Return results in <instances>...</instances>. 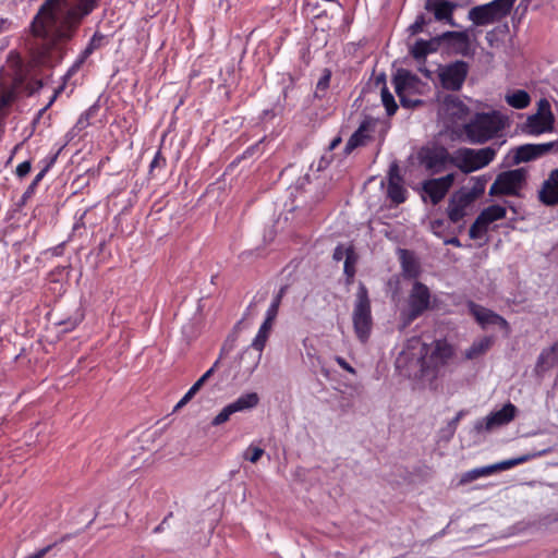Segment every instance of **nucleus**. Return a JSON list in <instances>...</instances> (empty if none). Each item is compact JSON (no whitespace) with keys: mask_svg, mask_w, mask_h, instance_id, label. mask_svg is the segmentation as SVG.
<instances>
[{"mask_svg":"<svg viewBox=\"0 0 558 558\" xmlns=\"http://www.w3.org/2000/svg\"><path fill=\"white\" fill-rule=\"evenodd\" d=\"M100 0H46L32 21L37 32H52L60 40L74 37L83 20L88 16Z\"/></svg>","mask_w":558,"mask_h":558,"instance_id":"nucleus-1","label":"nucleus"},{"mask_svg":"<svg viewBox=\"0 0 558 558\" xmlns=\"http://www.w3.org/2000/svg\"><path fill=\"white\" fill-rule=\"evenodd\" d=\"M453 351H400L396 359L399 374L425 385L433 383Z\"/></svg>","mask_w":558,"mask_h":558,"instance_id":"nucleus-2","label":"nucleus"},{"mask_svg":"<svg viewBox=\"0 0 558 558\" xmlns=\"http://www.w3.org/2000/svg\"><path fill=\"white\" fill-rule=\"evenodd\" d=\"M501 128V120L496 112H481L464 125V131L471 143L483 144L493 138Z\"/></svg>","mask_w":558,"mask_h":558,"instance_id":"nucleus-3","label":"nucleus"},{"mask_svg":"<svg viewBox=\"0 0 558 558\" xmlns=\"http://www.w3.org/2000/svg\"><path fill=\"white\" fill-rule=\"evenodd\" d=\"M497 154V148L487 146L480 149L459 148L451 157V165L468 174L489 165Z\"/></svg>","mask_w":558,"mask_h":558,"instance_id":"nucleus-4","label":"nucleus"},{"mask_svg":"<svg viewBox=\"0 0 558 558\" xmlns=\"http://www.w3.org/2000/svg\"><path fill=\"white\" fill-rule=\"evenodd\" d=\"M352 320L356 336L361 341H366L371 335L373 318L368 290L360 282L354 300Z\"/></svg>","mask_w":558,"mask_h":558,"instance_id":"nucleus-5","label":"nucleus"},{"mask_svg":"<svg viewBox=\"0 0 558 558\" xmlns=\"http://www.w3.org/2000/svg\"><path fill=\"white\" fill-rule=\"evenodd\" d=\"M430 291L426 284L420 281L413 283L407 307L401 312L404 325L411 324L430 307Z\"/></svg>","mask_w":558,"mask_h":558,"instance_id":"nucleus-6","label":"nucleus"},{"mask_svg":"<svg viewBox=\"0 0 558 558\" xmlns=\"http://www.w3.org/2000/svg\"><path fill=\"white\" fill-rule=\"evenodd\" d=\"M527 172L524 168L500 172L489 189L490 196H520L526 181Z\"/></svg>","mask_w":558,"mask_h":558,"instance_id":"nucleus-7","label":"nucleus"},{"mask_svg":"<svg viewBox=\"0 0 558 558\" xmlns=\"http://www.w3.org/2000/svg\"><path fill=\"white\" fill-rule=\"evenodd\" d=\"M470 71L466 61L456 60L437 66L439 83L445 90L459 92Z\"/></svg>","mask_w":558,"mask_h":558,"instance_id":"nucleus-8","label":"nucleus"},{"mask_svg":"<svg viewBox=\"0 0 558 558\" xmlns=\"http://www.w3.org/2000/svg\"><path fill=\"white\" fill-rule=\"evenodd\" d=\"M470 314L475 322L485 330H499L504 336H509V323L499 314L486 308L473 301L468 303Z\"/></svg>","mask_w":558,"mask_h":558,"instance_id":"nucleus-9","label":"nucleus"},{"mask_svg":"<svg viewBox=\"0 0 558 558\" xmlns=\"http://www.w3.org/2000/svg\"><path fill=\"white\" fill-rule=\"evenodd\" d=\"M451 157L444 146L422 147L418 151L421 165L432 174L445 170L446 166L451 163Z\"/></svg>","mask_w":558,"mask_h":558,"instance_id":"nucleus-10","label":"nucleus"},{"mask_svg":"<svg viewBox=\"0 0 558 558\" xmlns=\"http://www.w3.org/2000/svg\"><path fill=\"white\" fill-rule=\"evenodd\" d=\"M517 411V407L511 402H508L500 410L492 412L486 417L476 421L474 424V432L476 434H481L506 425L515 417Z\"/></svg>","mask_w":558,"mask_h":558,"instance_id":"nucleus-11","label":"nucleus"},{"mask_svg":"<svg viewBox=\"0 0 558 558\" xmlns=\"http://www.w3.org/2000/svg\"><path fill=\"white\" fill-rule=\"evenodd\" d=\"M259 402L256 392L241 395L233 402L227 404L211 421V426H219L230 420V416L236 412H243L254 409Z\"/></svg>","mask_w":558,"mask_h":558,"instance_id":"nucleus-12","label":"nucleus"},{"mask_svg":"<svg viewBox=\"0 0 558 558\" xmlns=\"http://www.w3.org/2000/svg\"><path fill=\"white\" fill-rule=\"evenodd\" d=\"M558 149V141L541 144H524L514 149L513 163L519 165L535 160L549 151Z\"/></svg>","mask_w":558,"mask_h":558,"instance_id":"nucleus-13","label":"nucleus"},{"mask_svg":"<svg viewBox=\"0 0 558 558\" xmlns=\"http://www.w3.org/2000/svg\"><path fill=\"white\" fill-rule=\"evenodd\" d=\"M454 182V174L448 173L445 177L428 179L423 182L422 190L433 205H437L448 193Z\"/></svg>","mask_w":558,"mask_h":558,"instance_id":"nucleus-14","label":"nucleus"},{"mask_svg":"<svg viewBox=\"0 0 558 558\" xmlns=\"http://www.w3.org/2000/svg\"><path fill=\"white\" fill-rule=\"evenodd\" d=\"M541 203L546 206L558 204V168L550 171L538 192Z\"/></svg>","mask_w":558,"mask_h":558,"instance_id":"nucleus-15","label":"nucleus"},{"mask_svg":"<svg viewBox=\"0 0 558 558\" xmlns=\"http://www.w3.org/2000/svg\"><path fill=\"white\" fill-rule=\"evenodd\" d=\"M441 41H447L454 48L456 53L468 57L471 53L470 36L466 31H448L439 35Z\"/></svg>","mask_w":558,"mask_h":558,"instance_id":"nucleus-16","label":"nucleus"},{"mask_svg":"<svg viewBox=\"0 0 558 558\" xmlns=\"http://www.w3.org/2000/svg\"><path fill=\"white\" fill-rule=\"evenodd\" d=\"M456 7V3L448 0H427L425 3V9L434 12L435 20L445 21L451 26H457L452 19V13Z\"/></svg>","mask_w":558,"mask_h":558,"instance_id":"nucleus-17","label":"nucleus"},{"mask_svg":"<svg viewBox=\"0 0 558 558\" xmlns=\"http://www.w3.org/2000/svg\"><path fill=\"white\" fill-rule=\"evenodd\" d=\"M472 204L459 190L454 192L448 203L447 214L451 222L457 223L466 215V208Z\"/></svg>","mask_w":558,"mask_h":558,"instance_id":"nucleus-18","label":"nucleus"},{"mask_svg":"<svg viewBox=\"0 0 558 558\" xmlns=\"http://www.w3.org/2000/svg\"><path fill=\"white\" fill-rule=\"evenodd\" d=\"M554 123L555 117L553 113H548L547 117H543L542 113H534L529 116L526 120L527 133L531 135H541L543 133L551 132Z\"/></svg>","mask_w":558,"mask_h":558,"instance_id":"nucleus-19","label":"nucleus"},{"mask_svg":"<svg viewBox=\"0 0 558 558\" xmlns=\"http://www.w3.org/2000/svg\"><path fill=\"white\" fill-rule=\"evenodd\" d=\"M374 121L371 118H365L357 130L350 136L344 146V154H351L355 148L363 146L368 137V132L374 128Z\"/></svg>","mask_w":558,"mask_h":558,"instance_id":"nucleus-20","label":"nucleus"},{"mask_svg":"<svg viewBox=\"0 0 558 558\" xmlns=\"http://www.w3.org/2000/svg\"><path fill=\"white\" fill-rule=\"evenodd\" d=\"M468 19L476 26H485L500 21L486 3L473 7L468 13Z\"/></svg>","mask_w":558,"mask_h":558,"instance_id":"nucleus-21","label":"nucleus"},{"mask_svg":"<svg viewBox=\"0 0 558 558\" xmlns=\"http://www.w3.org/2000/svg\"><path fill=\"white\" fill-rule=\"evenodd\" d=\"M549 452H551V448H544L542 450H537V451H533V452H529V453L522 454V456H520L518 458L508 459V460H504L501 462L492 464V468L494 469V473L499 472V471L509 470V469H511L513 466H517L519 464L525 463V462H527L530 460H533L535 458L545 456V454H547Z\"/></svg>","mask_w":558,"mask_h":558,"instance_id":"nucleus-22","label":"nucleus"},{"mask_svg":"<svg viewBox=\"0 0 558 558\" xmlns=\"http://www.w3.org/2000/svg\"><path fill=\"white\" fill-rule=\"evenodd\" d=\"M402 271L408 278H416L420 275V263L414 252L405 248L398 251Z\"/></svg>","mask_w":558,"mask_h":558,"instance_id":"nucleus-23","label":"nucleus"},{"mask_svg":"<svg viewBox=\"0 0 558 558\" xmlns=\"http://www.w3.org/2000/svg\"><path fill=\"white\" fill-rule=\"evenodd\" d=\"M440 43H441V39L439 38V36H436L429 40L420 38L411 47L410 52L415 60H417V61L425 60L427 54L437 51Z\"/></svg>","mask_w":558,"mask_h":558,"instance_id":"nucleus-24","label":"nucleus"},{"mask_svg":"<svg viewBox=\"0 0 558 558\" xmlns=\"http://www.w3.org/2000/svg\"><path fill=\"white\" fill-rule=\"evenodd\" d=\"M417 81V76L409 70L399 69L392 80L396 94L401 95L407 88H413Z\"/></svg>","mask_w":558,"mask_h":558,"instance_id":"nucleus-25","label":"nucleus"},{"mask_svg":"<svg viewBox=\"0 0 558 558\" xmlns=\"http://www.w3.org/2000/svg\"><path fill=\"white\" fill-rule=\"evenodd\" d=\"M444 102L446 111L454 119H464L470 111L469 107L459 97L454 95L446 96Z\"/></svg>","mask_w":558,"mask_h":558,"instance_id":"nucleus-26","label":"nucleus"},{"mask_svg":"<svg viewBox=\"0 0 558 558\" xmlns=\"http://www.w3.org/2000/svg\"><path fill=\"white\" fill-rule=\"evenodd\" d=\"M490 175L483 174L480 177H473L471 181L473 182L471 189L461 187L459 191L473 203L478 196H481L486 189V184L489 181Z\"/></svg>","mask_w":558,"mask_h":558,"instance_id":"nucleus-27","label":"nucleus"},{"mask_svg":"<svg viewBox=\"0 0 558 558\" xmlns=\"http://www.w3.org/2000/svg\"><path fill=\"white\" fill-rule=\"evenodd\" d=\"M263 351H242L239 355L240 366L244 372L252 374L257 367Z\"/></svg>","mask_w":558,"mask_h":558,"instance_id":"nucleus-28","label":"nucleus"},{"mask_svg":"<svg viewBox=\"0 0 558 558\" xmlns=\"http://www.w3.org/2000/svg\"><path fill=\"white\" fill-rule=\"evenodd\" d=\"M558 362V351H542L539 354L535 372L541 375L551 368Z\"/></svg>","mask_w":558,"mask_h":558,"instance_id":"nucleus-29","label":"nucleus"},{"mask_svg":"<svg viewBox=\"0 0 558 558\" xmlns=\"http://www.w3.org/2000/svg\"><path fill=\"white\" fill-rule=\"evenodd\" d=\"M505 99L510 107L515 109H524L531 102V97L524 89H515L514 92L507 94Z\"/></svg>","mask_w":558,"mask_h":558,"instance_id":"nucleus-30","label":"nucleus"},{"mask_svg":"<svg viewBox=\"0 0 558 558\" xmlns=\"http://www.w3.org/2000/svg\"><path fill=\"white\" fill-rule=\"evenodd\" d=\"M506 214L507 210L504 206L495 204L484 208L478 216L484 223L489 226L497 220L504 219Z\"/></svg>","mask_w":558,"mask_h":558,"instance_id":"nucleus-31","label":"nucleus"},{"mask_svg":"<svg viewBox=\"0 0 558 558\" xmlns=\"http://www.w3.org/2000/svg\"><path fill=\"white\" fill-rule=\"evenodd\" d=\"M515 0H493L486 5L492 10L496 16L501 21L510 14Z\"/></svg>","mask_w":558,"mask_h":558,"instance_id":"nucleus-32","label":"nucleus"},{"mask_svg":"<svg viewBox=\"0 0 558 558\" xmlns=\"http://www.w3.org/2000/svg\"><path fill=\"white\" fill-rule=\"evenodd\" d=\"M271 328V324H266L263 322L256 336L253 338L252 342L247 345L246 349H264Z\"/></svg>","mask_w":558,"mask_h":558,"instance_id":"nucleus-33","label":"nucleus"},{"mask_svg":"<svg viewBox=\"0 0 558 558\" xmlns=\"http://www.w3.org/2000/svg\"><path fill=\"white\" fill-rule=\"evenodd\" d=\"M494 474V469L490 465H485L481 468H475L462 474L460 478V484L471 483L480 477L489 476Z\"/></svg>","mask_w":558,"mask_h":558,"instance_id":"nucleus-34","label":"nucleus"},{"mask_svg":"<svg viewBox=\"0 0 558 558\" xmlns=\"http://www.w3.org/2000/svg\"><path fill=\"white\" fill-rule=\"evenodd\" d=\"M244 330L243 320L238 322L227 336L222 349H233L242 343L241 338Z\"/></svg>","mask_w":558,"mask_h":558,"instance_id":"nucleus-35","label":"nucleus"},{"mask_svg":"<svg viewBox=\"0 0 558 558\" xmlns=\"http://www.w3.org/2000/svg\"><path fill=\"white\" fill-rule=\"evenodd\" d=\"M407 190L398 182L390 181L387 189L388 197L396 204H401L407 199Z\"/></svg>","mask_w":558,"mask_h":558,"instance_id":"nucleus-36","label":"nucleus"},{"mask_svg":"<svg viewBox=\"0 0 558 558\" xmlns=\"http://www.w3.org/2000/svg\"><path fill=\"white\" fill-rule=\"evenodd\" d=\"M330 80H331V71L329 69H325L323 71L320 78L318 80V82L316 84L315 92H314L315 98H317V99L325 98L327 89L329 88V85H330Z\"/></svg>","mask_w":558,"mask_h":558,"instance_id":"nucleus-37","label":"nucleus"},{"mask_svg":"<svg viewBox=\"0 0 558 558\" xmlns=\"http://www.w3.org/2000/svg\"><path fill=\"white\" fill-rule=\"evenodd\" d=\"M99 110L98 102L93 104L89 108H87L84 112L78 117L75 125L77 130H85L90 124V118L95 117Z\"/></svg>","mask_w":558,"mask_h":558,"instance_id":"nucleus-38","label":"nucleus"},{"mask_svg":"<svg viewBox=\"0 0 558 558\" xmlns=\"http://www.w3.org/2000/svg\"><path fill=\"white\" fill-rule=\"evenodd\" d=\"M357 262V256L355 254L354 247L349 245V254L344 259L343 271L347 276L348 280H351L355 276V264Z\"/></svg>","mask_w":558,"mask_h":558,"instance_id":"nucleus-39","label":"nucleus"},{"mask_svg":"<svg viewBox=\"0 0 558 558\" xmlns=\"http://www.w3.org/2000/svg\"><path fill=\"white\" fill-rule=\"evenodd\" d=\"M381 102L389 117L396 113L398 109L397 102L395 100L393 95L389 92V89L386 86L381 88Z\"/></svg>","mask_w":558,"mask_h":558,"instance_id":"nucleus-40","label":"nucleus"},{"mask_svg":"<svg viewBox=\"0 0 558 558\" xmlns=\"http://www.w3.org/2000/svg\"><path fill=\"white\" fill-rule=\"evenodd\" d=\"M102 39L104 35L99 32H96L89 39L84 50L80 53L82 59L86 60L97 48H99Z\"/></svg>","mask_w":558,"mask_h":558,"instance_id":"nucleus-41","label":"nucleus"},{"mask_svg":"<svg viewBox=\"0 0 558 558\" xmlns=\"http://www.w3.org/2000/svg\"><path fill=\"white\" fill-rule=\"evenodd\" d=\"M84 318V314L81 310H76V312L69 316L68 318L60 320L58 324L63 327V331L73 330L80 323H82Z\"/></svg>","mask_w":558,"mask_h":558,"instance_id":"nucleus-42","label":"nucleus"},{"mask_svg":"<svg viewBox=\"0 0 558 558\" xmlns=\"http://www.w3.org/2000/svg\"><path fill=\"white\" fill-rule=\"evenodd\" d=\"M488 225L484 223L481 220V217L477 216L475 221L472 223L469 230V235L472 240L481 239L487 232Z\"/></svg>","mask_w":558,"mask_h":558,"instance_id":"nucleus-43","label":"nucleus"},{"mask_svg":"<svg viewBox=\"0 0 558 558\" xmlns=\"http://www.w3.org/2000/svg\"><path fill=\"white\" fill-rule=\"evenodd\" d=\"M429 22L430 20H426L425 15L421 13L415 17V21L411 25H409L407 31L410 36L417 35L418 33L423 32L424 26L427 25Z\"/></svg>","mask_w":558,"mask_h":558,"instance_id":"nucleus-44","label":"nucleus"},{"mask_svg":"<svg viewBox=\"0 0 558 558\" xmlns=\"http://www.w3.org/2000/svg\"><path fill=\"white\" fill-rule=\"evenodd\" d=\"M45 178V175H43V173H37L34 178V180L32 181V183L27 186V189L25 190V192L22 194L21 196V204L24 205L27 203V201L35 194V191L39 184V182Z\"/></svg>","mask_w":558,"mask_h":558,"instance_id":"nucleus-45","label":"nucleus"},{"mask_svg":"<svg viewBox=\"0 0 558 558\" xmlns=\"http://www.w3.org/2000/svg\"><path fill=\"white\" fill-rule=\"evenodd\" d=\"M219 362H220V357L192 386L199 391L203 388V386L208 381V379L214 375L215 369L218 366Z\"/></svg>","mask_w":558,"mask_h":558,"instance_id":"nucleus-46","label":"nucleus"},{"mask_svg":"<svg viewBox=\"0 0 558 558\" xmlns=\"http://www.w3.org/2000/svg\"><path fill=\"white\" fill-rule=\"evenodd\" d=\"M264 452H265L264 449H262L259 447L250 446L244 453V459L252 463H256L260 460Z\"/></svg>","mask_w":558,"mask_h":558,"instance_id":"nucleus-47","label":"nucleus"},{"mask_svg":"<svg viewBox=\"0 0 558 558\" xmlns=\"http://www.w3.org/2000/svg\"><path fill=\"white\" fill-rule=\"evenodd\" d=\"M62 149H63V146H61L54 154L48 155L44 159L45 166L39 171V173H43V175H46V173L49 171V169L56 163L58 156L60 155Z\"/></svg>","mask_w":558,"mask_h":558,"instance_id":"nucleus-48","label":"nucleus"},{"mask_svg":"<svg viewBox=\"0 0 558 558\" xmlns=\"http://www.w3.org/2000/svg\"><path fill=\"white\" fill-rule=\"evenodd\" d=\"M198 392V390L196 388H194L193 386L187 390V392L182 397V399L175 404L173 411H179L180 409H182L184 405H186L194 397L195 395Z\"/></svg>","mask_w":558,"mask_h":558,"instance_id":"nucleus-49","label":"nucleus"},{"mask_svg":"<svg viewBox=\"0 0 558 558\" xmlns=\"http://www.w3.org/2000/svg\"><path fill=\"white\" fill-rule=\"evenodd\" d=\"M166 166V158L162 156L160 150L155 153V156L149 165V172L151 173L156 168H162Z\"/></svg>","mask_w":558,"mask_h":558,"instance_id":"nucleus-50","label":"nucleus"},{"mask_svg":"<svg viewBox=\"0 0 558 558\" xmlns=\"http://www.w3.org/2000/svg\"><path fill=\"white\" fill-rule=\"evenodd\" d=\"M278 312H279V306L270 303L268 308H267V311H266V313H265L264 322L266 324H271L272 325L275 319H276V317H277V315H278Z\"/></svg>","mask_w":558,"mask_h":558,"instance_id":"nucleus-51","label":"nucleus"},{"mask_svg":"<svg viewBox=\"0 0 558 558\" xmlns=\"http://www.w3.org/2000/svg\"><path fill=\"white\" fill-rule=\"evenodd\" d=\"M349 254V246H344L342 244H338L335 250H333V254H332V258L336 260V262H340L342 260L343 258L345 259L347 256Z\"/></svg>","mask_w":558,"mask_h":558,"instance_id":"nucleus-52","label":"nucleus"},{"mask_svg":"<svg viewBox=\"0 0 558 558\" xmlns=\"http://www.w3.org/2000/svg\"><path fill=\"white\" fill-rule=\"evenodd\" d=\"M465 410H460L456 416L448 423L449 424V437H452L456 433L457 425L460 422V420L465 415Z\"/></svg>","mask_w":558,"mask_h":558,"instance_id":"nucleus-53","label":"nucleus"},{"mask_svg":"<svg viewBox=\"0 0 558 558\" xmlns=\"http://www.w3.org/2000/svg\"><path fill=\"white\" fill-rule=\"evenodd\" d=\"M31 168H32L31 161L25 160L16 167L15 173L19 178H24L25 175H27L29 173Z\"/></svg>","mask_w":558,"mask_h":558,"instance_id":"nucleus-54","label":"nucleus"},{"mask_svg":"<svg viewBox=\"0 0 558 558\" xmlns=\"http://www.w3.org/2000/svg\"><path fill=\"white\" fill-rule=\"evenodd\" d=\"M537 106H538V110L536 113H542L543 117H547L548 113H553L550 104L547 99H545V98L539 99V101L537 102Z\"/></svg>","mask_w":558,"mask_h":558,"instance_id":"nucleus-55","label":"nucleus"},{"mask_svg":"<svg viewBox=\"0 0 558 558\" xmlns=\"http://www.w3.org/2000/svg\"><path fill=\"white\" fill-rule=\"evenodd\" d=\"M398 97L400 98L401 105L405 108H414L422 104V100H420V99H414V100L408 99L404 96V93H401V95H398Z\"/></svg>","mask_w":558,"mask_h":558,"instance_id":"nucleus-56","label":"nucleus"},{"mask_svg":"<svg viewBox=\"0 0 558 558\" xmlns=\"http://www.w3.org/2000/svg\"><path fill=\"white\" fill-rule=\"evenodd\" d=\"M85 61H86L85 59H82V57L78 56L77 59L75 60V62L66 71L65 77H70L74 73H76Z\"/></svg>","mask_w":558,"mask_h":558,"instance_id":"nucleus-57","label":"nucleus"},{"mask_svg":"<svg viewBox=\"0 0 558 558\" xmlns=\"http://www.w3.org/2000/svg\"><path fill=\"white\" fill-rule=\"evenodd\" d=\"M82 131L76 129V125L74 124L73 128H71L64 135L65 143L62 145L63 148L69 145Z\"/></svg>","mask_w":558,"mask_h":558,"instance_id":"nucleus-58","label":"nucleus"},{"mask_svg":"<svg viewBox=\"0 0 558 558\" xmlns=\"http://www.w3.org/2000/svg\"><path fill=\"white\" fill-rule=\"evenodd\" d=\"M56 545H57V543L50 544V545L37 550L36 553L29 555L26 558H44Z\"/></svg>","mask_w":558,"mask_h":558,"instance_id":"nucleus-59","label":"nucleus"},{"mask_svg":"<svg viewBox=\"0 0 558 558\" xmlns=\"http://www.w3.org/2000/svg\"><path fill=\"white\" fill-rule=\"evenodd\" d=\"M277 114L278 112L276 111L275 108L265 109L262 111L259 119L264 122L274 119Z\"/></svg>","mask_w":558,"mask_h":558,"instance_id":"nucleus-60","label":"nucleus"},{"mask_svg":"<svg viewBox=\"0 0 558 558\" xmlns=\"http://www.w3.org/2000/svg\"><path fill=\"white\" fill-rule=\"evenodd\" d=\"M287 289L288 287L287 286H282L279 291L277 292V294L272 298L271 302L272 304L277 305L280 307V304H281V301H282V298L283 295L286 294L287 292Z\"/></svg>","mask_w":558,"mask_h":558,"instance_id":"nucleus-61","label":"nucleus"},{"mask_svg":"<svg viewBox=\"0 0 558 558\" xmlns=\"http://www.w3.org/2000/svg\"><path fill=\"white\" fill-rule=\"evenodd\" d=\"M63 251H64V243H60V244L49 248V252L53 256H61L63 254Z\"/></svg>","mask_w":558,"mask_h":558,"instance_id":"nucleus-62","label":"nucleus"},{"mask_svg":"<svg viewBox=\"0 0 558 558\" xmlns=\"http://www.w3.org/2000/svg\"><path fill=\"white\" fill-rule=\"evenodd\" d=\"M338 364L350 373H355L354 368L342 357H336Z\"/></svg>","mask_w":558,"mask_h":558,"instance_id":"nucleus-63","label":"nucleus"},{"mask_svg":"<svg viewBox=\"0 0 558 558\" xmlns=\"http://www.w3.org/2000/svg\"><path fill=\"white\" fill-rule=\"evenodd\" d=\"M259 149V143L255 144V145H252L250 147H247L244 153H243V158H247V157H251L254 155V153L256 150Z\"/></svg>","mask_w":558,"mask_h":558,"instance_id":"nucleus-64","label":"nucleus"}]
</instances>
